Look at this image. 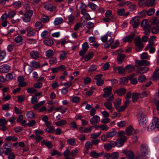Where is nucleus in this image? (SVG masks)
Listing matches in <instances>:
<instances>
[{
    "mask_svg": "<svg viewBox=\"0 0 159 159\" xmlns=\"http://www.w3.org/2000/svg\"><path fill=\"white\" fill-rule=\"evenodd\" d=\"M118 73L120 74H124L125 72V69L122 66L118 67Z\"/></svg>",
    "mask_w": 159,
    "mask_h": 159,
    "instance_id": "6e6d98bb",
    "label": "nucleus"
},
{
    "mask_svg": "<svg viewBox=\"0 0 159 159\" xmlns=\"http://www.w3.org/2000/svg\"><path fill=\"white\" fill-rule=\"evenodd\" d=\"M100 120V117L98 115L93 116L90 120V122L91 124L95 125L99 123Z\"/></svg>",
    "mask_w": 159,
    "mask_h": 159,
    "instance_id": "9d476101",
    "label": "nucleus"
},
{
    "mask_svg": "<svg viewBox=\"0 0 159 159\" xmlns=\"http://www.w3.org/2000/svg\"><path fill=\"white\" fill-rule=\"evenodd\" d=\"M141 25L143 27V29L150 28V25L147 20H143L141 23Z\"/></svg>",
    "mask_w": 159,
    "mask_h": 159,
    "instance_id": "aec40b11",
    "label": "nucleus"
},
{
    "mask_svg": "<svg viewBox=\"0 0 159 159\" xmlns=\"http://www.w3.org/2000/svg\"><path fill=\"white\" fill-rule=\"evenodd\" d=\"M14 41L16 43H19L20 45L22 43L23 38L22 36L19 35L16 37L14 39Z\"/></svg>",
    "mask_w": 159,
    "mask_h": 159,
    "instance_id": "4c0bfd02",
    "label": "nucleus"
},
{
    "mask_svg": "<svg viewBox=\"0 0 159 159\" xmlns=\"http://www.w3.org/2000/svg\"><path fill=\"white\" fill-rule=\"evenodd\" d=\"M27 36L29 37H32L35 36L36 34V30L29 27L26 29Z\"/></svg>",
    "mask_w": 159,
    "mask_h": 159,
    "instance_id": "1a4fd4ad",
    "label": "nucleus"
},
{
    "mask_svg": "<svg viewBox=\"0 0 159 159\" xmlns=\"http://www.w3.org/2000/svg\"><path fill=\"white\" fill-rule=\"evenodd\" d=\"M125 55L124 54H120L118 55L117 57V62L118 64H120L123 61Z\"/></svg>",
    "mask_w": 159,
    "mask_h": 159,
    "instance_id": "5701e85b",
    "label": "nucleus"
},
{
    "mask_svg": "<svg viewBox=\"0 0 159 159\" xmlns=\"http://www.w3.org/2000/svg\"><path fill=\"white\" fill-rule=\"evenodd\" d=\"M155 12V10L153 8H150L147 11V14L149 16L153 15Z\"/></svg>",
    "mask_w": 159,
    "mask_h": 159,
    "instance_id": "13d9d810",
    "label": "nucleus"
},
{
    "mask_svg": "<svg viewBox=\"0 0 159 159\" xmlns=\"http://www.w3.org/2000/svg\"><path fill=\"white\" fill-rule=\"evenodd\" d=\"M70 99L72 103H78L80 101V98L77 96L71 97Z\"/></svg>",
    "mask_w": 159,
    "mask_h": 159,
    "instance_id": "ea45409f",
    "label": "nucleus"
},
{
    "mask_svg": "<svg viewBox=\"0 0 159 159\" xmlns=\"http://www.w3.org/2000/svg\"><path fill=\"white\" fill-rule=\"evenodd\" d=\"M135 46L137 47H141L143 48L144 46L143 43L141 42L140 37H137L134 39Z\"/></svg>",
    "mask_w": 159,
    "mask_h": 159,
    "instance_id": "dca6fc26",
    "label": "nucleus"
},
{
    "mask_svg": "<svg viewBox=\"0 0 159 159\" xmlns=\"http://www.w3.org/2000/svg\"><path fill=\"white\" fill-rule=\"evenodd\" d=\"M141 1H144L146 6L148 7H149L152 6L153 5L155 0H149L148 1L147 0H141Z\"/></svg>",
    "mask_w": 159,
    "mask_h": 159,
    "instance_id": "2f4dec72",
    "label": "nucleus"
},
{
    "mask_svg": "<svg viewBox=\"0 0 159 159\" xmlns=\"http://www.w3.org/2000/svg\"><path fill=\"white\" fill-rule=\"evenodd\" d=\"M84 25L85 21H81L75 25L74 30L75 31H77L80 27H84Z\"/></svg>",
    "mask_w": 159,
    "mask_h": 159,
    "instance_id": "412c9836",
    "label": "nucleus"
},
{
    "mask_svg": "<svg viewBox=\"0 0 159 159\" xmlns=\"http://www.w3.org/2000/svg\"><path fill=\"white\" fill-rule=\"evenodd\" d=\"M101 133V131H100V132L91 134L90 135L91 138L92 139H95L98 138L100 135Z\"/></svg>",
    "mask_w": 159,
    "mask_h": 159,
    "instance_id": "3c124183",
    "label": "nucleus"
},
{
    "mask_svg": "<svg viewBox=\"0 0 159 159\" xmlns=\"http://www.w3.org/2000/svg\"><path fill=\"white\" fill-rule=\"evenodd\" d=\"M153 76L154 78L159 79V70H156L154 71Z\"/></svg>",
    "mask_w": 159,
    "mask_h": 159,
    "instance_id": "774afa93",
    "label": "nucleus"
},
{
    "mask_svg": "<svg viewBox=\"0 0 159 159\" xmlns=\"http://www.w3.org/2000/svg\"><path fill=\"white\" fill-rule=\"evenodd\" d=\"M44 8L47 10L52 11H53V7L51 4H47L43 5Z\"/></svg>",
    "mask_w": 159,
    "mask_h": 159,
    "instance_id": "58836bf2",
    "label": "nucleus"
},
{
    "mask_svg": "<svg viewBox=\"0 0 159 159\" xmlns=\"http://www.w3.org/2000/svg\"><path fill=\"white\" fill-rule=\"evenodd\" d=\"M48 32L47 30H44L41 34V36L42 38H45L48 37Z\"/></svg>",
    "mask_w": 159,
    "mask_h": 159,
    "instance_id": "0e129e2a",
    "label": "nucleus"
},
{
    "mask_svg": "<svg viewBox=\"0 0 159 159\" xmlns=\"http://www.w3.org/2000/svg\"><path fill=\"white\" fill-rule=\"evenodd\" d=\"M139 17L135 16L131 20L130 23L133 26V28H137L139 24Z\"/></svg>",
    "mask_w": 159,
    "mask_h": 159,
    "instance_id": "0eeeda50",
    "label": "nucleus"
},
{
    "mask_svg": "<svg viewBox=\"0 0 159 159\" xmlns=\"http://www.w3.org/2000/svg\"><path fill=\"white\" fill-rule=\"evenodd\" d=\"M159 128V121L156 118H153L152 122L148 126V131L153 130L156 131Z\"/></svg>",
    "mask_w": 159,
    "mask_h": 159,
    "instance_id": "f03ea898",
    "label": "nucleus"
},
{
    "mask_svg": "<svg viewBox=\"0 0 159 159\" xmlns=\"http://www.w3.org/2000/svg\"><path fill=\"white\" fill-rule=\"evenodd\" d=\"M138 120L140 125L143 126L146 124L147 122L146 115L142 111H139L137 115Z\"/></svg>",
    "mask_w": 159,
    "mask_h": 159,
    "instance_id": "f257e3e1",
    "label": "nucleus"
},
{
    "mask_svg": "<svg viewBox=\"0 0 159 159\" xmlns=\"http://www.w3.org/2000/svg\"><path fill=\"white\" fill-rule=\"evenodd\" d=\"M21 5V2L20 1H17L15 2L13 4V5L16 9H18L20 7Z\"/></svg>",
    "mask_w": 159,
    "mask_h": 159,
    "instance_id": "37998d69",
    "label": "nucleus"
},
{
    "mask_svg": "<svg viewBox=\"0 0 159 159\" xmlns=\"http://www.w3.org/2000/svg\"><path fill=\"white\" fill-rule=\"evenodd\" d=\"M13 74L11 73L7 74L6 76V80L7 81H10L13 79Z\"/></svg>",
    "mask_w": 159,
    "mask_h": 159,
    "instance_id": "bf43d9fd",
    "label": "nucleus"
},
{
    "mask_svg": "<svg viewBox=\"0 0 159 159\" xmlns=\"http://www.w3.org/2000/svg\"><path fill=\"white\" fill-rule=\"evenodd\" d=\"M104 152L102 151L99 153H97L95 151H93L90 152V156L91 157L94 158H98L102 157L103 154Z\"/></svg>",
    "mask_w": 159,
    "mask_h": 159,
    "instance_id": "9b49d317",
    "label": "nucleus"
},
{
    "mask_svg": "<svg viewBox=\"0 0 159 159\" xmlns=\"http://www.w3.org/2000/svg\"><path fill=\"white\" fill-rule=\"evenodd\" d=\"M30 65L31 66L35 68H37L40 67V63L38 61H33L30 62Z\"/></svg>",
    "mask_w": 159,
    "mask_h": 159,
    "instance_id": "7c9ffc66",
    "label": "nucleus"
},
{
    "mask_svg": "<svg viewBox=\"0 0 159 159\" xmlns=\"http://www.w3.org/2000/svg\"><path fill=\"white\" fill-rule=\"evenodd\" d=\"M31 103L33 104H35L39 100V99H38L37 97L35 96H32L31 98Z\"/></svg>",
    "mask_w": 159,
    "mask_h": 159,
    "instance_id": "5fc2aeb1",
    "label": "nucleus"
},
{
    "mask_svg": "<svg viewBox=\"0 0 159 159\" xmlns=\"http://www.w3.org/2000/svg\"><path fill=\"white\" fill-rule=\"evenodd\" d=\"M105 107L108 110H110L111 112L113 111V107L111 103L109 102H107L104 103Z\"/></svg>",
    "mask_w": 159,
    "mask_h": 159,
    "instance_id": "b1692460",
    "label": "nucleus"
},
{
    "mask_svg": "<svg viewBox=\"0 0 159 159\" xmlns=\"http://www.w3.org/2000/svg\"><path fill=\"white\" fill-rule=\"evenodd\" d=\"M67 123V122L66 120H61L56 122L55 124L57 126H61L66 125Z\"/></svg>",
    "mask_w": 159,
    "mask_h": 159,
    "instance_id": "bb28decb",
    "label": "nucleus"
},
{
    "mask_svg": "<svg viewBox=\"0 0 159 159\" xmlns=\"http://www.w3.org/2000/svg\"><path fill=\"white\" fill-rule=\"evenodd\" d=\"M54 53L52 50H49L46 52V56L49 58L53 56Z\"/></svg>",
    "mask_w": 159,
    "mask_h": 159,
    "instance_id": "79ce46f5",
    "label": "nucleus"
},
{
    "mask_svg": "<svg viewBox=\"0 0 159 159\" xmlns=\"http://www.w3.org/2000/svg\"><path fill=\"white\" fill-rule=\"evenodd\" d=\"M67 142L69 145L72 146L75 145L76 143L75 139L74 138H70L68 139Z\"/></svg>",
    "mask_w": 159,
    "mask_h": 159,
    "instance_id": "09e8293b",
    "label": "nucleus"
},
{
    "mask_svg": "<svg viewBox=\"0 0 159 159\" xmlns=\"http://www.w3.org/2000/svg\"><path fill=\"white\" fill-rule=\"evenodd\" d=\"M116 134V132L115 130L108 132L107 134V137L108 138H111Z\"/></svg>",
    "mask_w": 159,
    "mask_h": 159,
    "instance_id": "e433bc0d",
    "label": "nucleus"
},
{
    "mask_svg": "<svg viewBox=\"0 0 159 159\" xmlns=\"http://www.w3.org/2000/svg\"><path fill=\"white\" fill-rule=\"evenodd\" d=\"M91 79L89 77H86L83 79L84 83L85 84H89L91 81Z\"/></svg>",
    "mask_w": 159,
    "mask_h": 159,
    "instance_id": "69168bd1",
    "label": "nucleus"
},
{
    "mask_svg": "<svg viewBox=\"0 0 159 159\" xmlns=\"http://www.w3.org/2000/svg\"><path fill=\"white\" fill-rule=\"evenodd\" d=\"M111 159H117L119 157V153L118 152H114L111 155Z\"/></svg>",
    "mask_w": 159,
    "mask_h": 159,
    "instance_id": "603ef678",
    "label": "nucleus"
},
{
    "mask_svg": "<svg viewBox=\"0 0 159 159\" xmlns=\"http://www.w3.org/2000/svg\"><path fill=\"white\" fill-rule=\"evenodd\" d=\"M148 152L147 146L145 144L141 145L140 148V155L144 157H146L148 154Z\"/></svg>",
    "mask_w": 159,
    "mask_h": 159,
    "instance_id": "20e7f679",
    "label": "nucleus"
},
{
    "mask_svg": "<svg viewBox=\"0 0 159 159\" xmlns=\"http://www.w3.org/2000/svg\"><path fill=\"white\" fill-rule=\"evenodd\" d=\"M149 70V68L147 66L142 67L139 68L138 70L136 72L137 74H142L146 73Z\"/></svg>",
    "mask_w": 159,
    "mask_h": 159,
    "instance_id": "f3484780",
    "label": "nucleus"
},
{
    "mask_svg": "<svg viewBox=\"0 0 159 159\" xmlns=\"http://www.w3.org/2000/svg\"><path fill=\"white\" fill-rule=\"evenodd\" d=\"M111 33L108 32L105 35L102 36L101 37V40L103 43L106 42L108 37H111Z\"/></svg>",
    "mask_w": 159,
    "mask_h": 159,
    "instance_id": "393cba45",
    "label": "nucleus"
},
{
    "mask_svg": "<svg viewBox=\"0 0 159 159\" xmlns=\"http://www.w3.org/2000/svg\"><path fill=\"white\" fill-rule=\"evenodd\" d=\"M44 44L48 46H51L54 43L53 40L49 38H46L43 41Z\"/></svg>",
    "mask_w": 159,
    "mask_h": 159,
    "instance_id": "6ab92c4d",
    "label": "nucleus"
},
{
    "mask_svg": "<svg viewBox=\"0 0 159 159\" xmlns=\"http://www.w3.org/2000/svg\"><path fill=\"white\" fill-rule=\"evenodd\" d=\"M33 10H28L26 11L22 17V19L24 22H29L31 19V17L33 15Z\"/></svg>",
    "mask_w": 159,
    "mask_h": 159,
    "instance_id": "7ed1b4c3",
    "label": "nucleus"
},
{
    "mask_svg": "<svg viewBox=\"0 0 159 159\" xmlns=\"http://www.w3.org/2000/svg\"><path fill=\"white\" fill-rule=\"evenodd\" d=\"M93 55V53L91 52L87 54L84 57V60L85 61H88L91 59Z\"/></svg>",
    "mask_w": 159,
    "mask_h": 159,
    "instance_id": "a18cd8bd",
    "label": "nucleus"
},
{
    "mask_svg": "<svg viewBox=\"0 0 159 159\" xmlns=\"http://www.w3.org/2000/svg\"><path fill=\"white\" fill-rule=\"evenodd\" d=\"M100 128L102 130L107 131L109 129V127L106 125L102 124L100 125Z\"/></svg>",
    "mask_w": 159,
    "mask_h": 159,
    "instance_id": "680f3d73",
    "label": "nucleus"
},
{
    "mask_svg": "<svg viewBox=\"0 0 159 159\" xmlns=\"http://www.w3.org/2000/svg\"><path fill=\"white\" fill-rule=\"evenodd\" d=\"M127 139V138L126 136L118 139L116 141L117 144V147H120L122 146Z\"/></svg>",
    "mask_w": 159,
    "mask_h": 159,
    "instance_id": "f8f14e48",
    "label": "nucleus"
},
{
    "mask_svg": "<svg viewBox=\"0 0 159 159\" xmlns=\"http://www.w3.org/2000/svg\"><path fill=\"white\" fill-rule=\"evenodd\" d=\"M34 132L36 136L42 134H44V132L43 130L41 129H37L34 130Z\"/></svg>",
    "mask_w": 159,
    "mask_h": 159,
    "instance_id": "4d7b16f0",
    "label": "nucleus"
},
{
    "mask_svg": "<svg viewBox=\"0 0 159 159\" xmlns=\"http://www.w3.org/2000/svg\"><path fill=\"white\" fill-rule=\"evenodd\" d=\"M45 102V101L44 100L41 101L38 103L34 105L33 107V108L34 110H36L43 105Z\"/></svg>",
    "mask_w": 159,
    "mask_h": 159,
    "instance_id": "c85d7f7f",
    "label": "nucleus"
},
{
    "mask_svg": "<svg viewBox=\"0 0 159 159\" xmlns=\"http://www.w3.org/2000/svg\"><path fill=\"white\" fill-rule=\"evenodd\" d=\"M125 69L126 71L129 73L131 72L134 70V67L133 65L129 64L125 67Z\"/></svg>",
    "mask_w": 159,
    "mask_h": 159,
    "instance_id": "a878e982",
    "label": "nucleus"
},
{
    "mask_svg": "<svg viewBox=\"0 0 159 159\" xmlns=\"http://www.w3.org/2000/svg\"><path fill=\"white\" fill-rule=\"evenodd\" d=\"M46 131L49 133H52L54 131V126H51L47 127L46 129Z\"/></svg>",
    "mask_w": 159,
    "mask_h": 159,
    "instance_id": "052dcab7",
    "label": "nucleus"
},
{
    "mask_svg": "<svg viewBox=\"0 0 159 159\" xmlns=\"http://www.w3.org/2000/svg\"><path fill=\"white\" fill-rule=\"evenodd\" d=\"M121 100L120 99H118L116 101L113 102L114 106L117 109L119 107L121 104Z\"/></svg>",
    "mask_w": 159,
    "mask_h": 159,
    "instance_id": "c03bdc74",
    "label": "nucleus"
},
{
    "mask_svg": "<svg viewBox=\"0 0 159 159\" xmlns=\"http://www.w3.org/2000/svg\"><path fill=\"white\" fill-rule=\"evenodd\" d=\"M26 116L28 118L32 119L35 117V115L32 111H30L27 112Z\"/></svg>",
    "mask_w": 159,
    "mask_h": 159,
    "instance_id": "de8ad7c7",
    "label": "nucleus"
},
{
    "mask_svg": "<svg viewBox=\"0 0 159 159\" xmlns=\"http://www.w3.org/2000/svg\"><path fill=\"white\" fill-rule=\"evenodd\" d=\"M86 7L87 6L85 4L83 3H81L80 8L81 9V13L82 15H84L86 13L87 11Z\"/></svg>",
    "mask_w": 159,
    "mask_h": 159,
    "instance_id": "cd10ccee",
    "label": "nucleus"
},
{
    "mask_svg": "<svg viewBox=\"0 0 159 159\" xmlns=\"http://www.w3.org/2000/svg\"><path fill=\"white\" fill-rule=\"evenodd\" d=\"M7 122V120L4 117L0 119V126H3L6 125Z\"/></svg>",
    "mask_w": 159,
    "mask_h": 159,
    "instance_id": "8fccbe9b",
    "label": "nucleus"
},
{
    "mask_svg": "<svg viewBox=\"0 0 159 159\" xmlns=\"http://www.w3.org/2000/svg\"><path fill=\"white\" fill-rule=\"evenodd\" d=\"M41 20L43 23H47L49 21L50 18L48 16L43 15L41 17Z\"/></svg>",
    "mask_w": 159,
    "mask_h": 159,
    "instance_id": "c756f323",
    "label": "nucleus"
},
{
    "mask_svg": "<svg viewBox=\"0 0 159 159\" xmlns=\"http://www.w3.org/2000/svg\"><path fill=\"white\" fill-rule=\"evenodd\" d=\"M30 56L31 57L34 59H37L39 57V54L38 52L32 51L30 52Z\"/></svg>",
    "mask_w": 159,
    "mask_h": 159,
    "instance_id": "a211bd4d",
    "label": "nucleus"
},
{
    "mask_svg": "<svg viewBox=\"0 0 159 159\" xmlns=\"http://www.w3.org/2000/svg\"><path fill=\"white\" fill-rule=\"evenodd\" d=\"M146 80V76L143 75H140L138 77V80L140 82H143Z\"/></svg>",
    "mask_w": 159,
    "mask_h": 159,
    "instance_id": "864d4df0",
    "label": "nucleus"
},
{
    "mask_svg": "<svg viewBox=\"0 0 159 159\" xmlns=\"http://www.w3.org/2000/svg\"><path fill=\"white\" fill-rule=\"evenodd\" d=\"M114 93L117 94L119 96H122L125 94L126 91L125 90H116Z\"/></svg>",
    "mask_w": 159,
    "mask_h": 159,
    "instance_id": "49530a36",
    "label": "nucleus"
},
{
    "mask_svg": "<svg viewBox=\"0 0 159 159\" xmlns=\"http://www.w3.org/2000/svg\"><path fill=\"white\" fill-rule=\"evenodd\" d=\"M89 7L92 9H96L97 7V6L93 2H89L88 4Z\"/></svg>",
    "mask_w": 159,
    "mask_h": 159,
    "instance_id": "e2e57ef3",
    "label": "nucleus"
},
{
    "mask_svg": "<svg viewBox=\"0 0 159 159\" xmlns=\"http://www.w3.org/2000/svg\"><path fill=\"white\" fill-rule=\"evenodd\" d=\"M133 129L132 126H129L126 129V134L127 136L131 135L133 133Z\"/></svg>",
    "mask_w": 159,
    "mask_h": 159,
    "instance_id": "72a5a7b5",
    "label": "nucleus"
},
{
    "mask_svg": "<svg viewBox=\"0 0 159 159\" xmlns=\"http://www.w3.org/2000/svg\"><path fill=\"white\" fill-rule=\"evenodd\" d=\"M35 27L36 30H40L43 27V25L40 21H38L35 23Z\"/></svg>",
    "mask_w": 159,
    "mask_h": 159,
    "instance_id": "a19ab883",
    "label": "nucleus"
},
{
    "mask_svg": "<svg viewBox=\"0 0 159 159\" xmlns=\"http://www.w3.org/2000/svg\"><path fill=\"white\" fill-rule=\"evenodd\" d=\"M105 94L103 97L106 98V99L108 101H112L113 99V96L111 94V90H105Z\"/></svg>",
    "mask_w": 159,
    "mask_h": 159,
    "instance_id": "6e6552de",
    "label": "nucleus"
},
{
    "mask_svg": "<svg viewBox=\"0 0 159 159\" xmlns=\"http://www.w3.org/2000/svg\"><path fill=\"white\" fill-rule=\"evenodd\" d=\"M67 52L65 51H62L59 55V58L61 60H63L67 57Z\"/></svg>",
    "mask_w": 159,
    "mask_h": 159,
    "instance_id": "c9c22d12",
    "label": "nucleus"
},
{
    "mask_svg": "<svg viewBox=\"0 0 159 159\" xmlns=\"http://www.w3.org/2000/svg\"><path fill=\"white\" fill-rule=\"evenodd\" d=\"M6 52L4 51H2L0 52V60H3L6 56Z\"/></svg>",
    "mask_w": 159,
    "mask_h": 159,
    "instance_id": "338daca9",
    "label": "nucleus"
},
{
    "mask_svg": "<svg viewBox=\"0 0 159 159\" xmlns=\"http://www.w3.org/2000/svg\"><path fill=\"white\" fill-rule=\"evenodd\" d=\"M129 79L125 77L120 79V83L121 84L126 85L128 83Z\"/></svg>",
    "mask_w": 159,
    "mask_h": 159,
    "instance_id": "f704fd0d",
    "label": "nucleus"
},
{
    "mask_svg": "<svg viewBox=\"0 0 159 159\" xmlns=\"http://www.w3.org/2000/svg\"><path fill=\"white\" fill-rule=\"evenodd\" d=\"M135 36L134 33L131 34L125 37L122 39L124 42H130L133 39Z\"/></svg>",
    "mask_w": 159,
    "mask_h": 159,
    "instance_id": "ddd939ff",
    "label": "nucleus"
},
{
    "mask_svg": "<svg viewBox=\"0 0 159 159\" xmlns=\"http://www.w3.org/2000/svg\"><path fill=\"white\" fill-rule=\"evenodd\" d=\"M63 21L64 20L62 18L57 17L55 19L53 24L55 26H56L61 24Z\"/></svg>",
    "mask_w": 159,
    "mask_h": 159,
    "instance_id": "4be33fe9",
    "label": "nucleus"
},
{
    "mask_svg": "<svg viewBox=\"0 0 159 159\" xmlns=\"http://www.w3.org/2000/svg\"><path fill=\"white\" fill-rule=\"evenodd\" d=\"M24 71L26 74L29 75L32 71L33 70L30 65L25 64L24 66Z\"/></svg>",
    "mask_w": 159,
    "mask_h": 159,
    "instance_id": "4468645a",
    "label": "nucleus"
},
{
    "mask_svg": "<svg viewBox=\"0 0 159 159\" xmlns=\"http://www.w3.org/2000/svg\"><path fill=\"white\" fill-rule=\"evenodd\" d=\"M10 69V67L8 65L4 64L1 66L0 71L3 73L8 72Z\"/></svg>",
    "mask_w": 159,
    "mask_h": 159,
    "instance_id": "2eb2a0df",
    "label": "nucleus"
},
{
    "mask_svg": "<svg viewBox=\"0 0 159 159\" xmlns=\"http://www.w3.org/2000/svg\"><path fill=\"white\" fill-rule=\"evenodd\" d=\"M122 152L126 155V157L128 159H139L138 157H136L134 158V154L131 150L127 151L126 149H124L123 150Z\"/></svg>",
    "mask_w": 159,
    "mask_h": 159,
    "instance_id": "39448f33",
    "label": "nucleus"
},
{
    "mask_svg": "<svg viewBox=\"0 0 159 159\" xmlns=\"http://www.w3.org/2000/svg\"><path fill=\"white\" fill-rule=\"evenodd\" d=\"M18 139V138L15 136H9L7 137L5 140L7 141H16Z\"/></svg>",
    "mask_w": 159,
    "mask_h": 159,
    "instance_id": "473e14b6",
    "label": "nucleus"
},
{
    "mask_svg": "<svg viewBox=\"0 0 159 159\" xmlns=\"http://www.w3.org/2000/svg\"><path fill=\"white\" fill-rule=\"evenodd\" d=\"M136 66L138 68L141 66H147L150 65V62L149 61L146 60H137L135 61Z\"/></svg>",
    "mask_w": 159,
    "mask_h": 159,
    "instance_id": "423d86ee",
    "label": "nucleus"
}]
</instances>
